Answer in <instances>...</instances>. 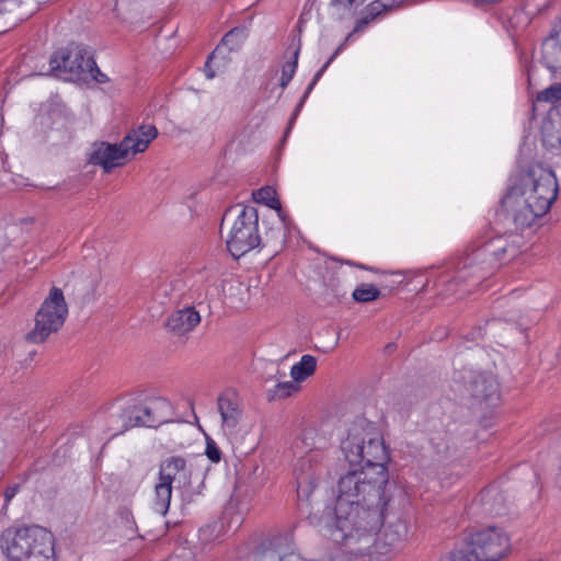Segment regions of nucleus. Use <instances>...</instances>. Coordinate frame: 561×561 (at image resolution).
Listing matches in <instances>:
<instances>
[{
  "label": "nucleus",
  "mask_w": 561,
  "mask_h": 561,
  "mask_svg": "<svg viewBox=\"0 0 561 561\" xmlns=\"http://www.w3.org/2000/svg\"><path fill=\"white\" fill-rule=\"evenodd\" d=\"M380 7H382L383 9L387 8V3H379Z\"/></svg>",
  "instance_id": "obj_42"
},
{
  "label": "nucleus",
  "mask_w": 561,
  "mask_h": 561,
  "mask_svg": "<svg viewBox=\"0 0 561 561\" xmlns=\"http://www.w3.org/2000/svg\"><path fill=\"white\" fill-rule=\"evenodd\" d=\"M542 144L548 149L561 150V112H549L541 127Z\"/></svg>",
  "instance_id": "obj_19"
},
{
  "label": "nucleus",
  "mask_w": 561,
  "mask_h": 561,
  "mask_svg": "<svg viewBox=\"0 0 561 561\" xmlns=\"http://www.w3.org/2000/svg\"><path fill=\"white\" fill-rule=\"evenodd\" d=\"M282 537H274L262 542L248 558L247 561H282L283 552L277 549V542Z\"/></svg>",
  "instance_id": "obj_20"
},
{
  "label": "nucleus",
  "mask_w": 561,
  "mask_h": 561,
  "mask_svg": "<svg viewBox=\"0 0 561 561\" xmlns=\"http://www.w3.org/2000/svg\"><path fill=\"white\" fill-rule=\"evenodd\" d=\"M469 397L477 404L495 405L500 401V388L496 378L488 373H470L466 383Z\"/></svg>",
  "instance_id": "obj_13"
},
{
  "label": "nucleus",
  "mask_w": 561,
  "mask_h": 561,
  "mask_svg": "<svg viewBox=\"0 0 561 561\" xmlns=\"http://www.w3.org/2000/svg\"><path fill=\"white\" fill-rule=\"evenodd\" d=\"M259 213L254 206H241L226 239L228 252L239 259L261 245Z\"/></svg>",
  "instance_id": "obj_7"
},
{
  "label": "nucleus",
  "mask_w": 561,
  "mask_h": 561,
  "mask_svg": "<svg viewBox=\"0 0 561 561\" xmlns=\"http://www.w3.org/2000/svg\"><path fill=\"white\" fill-rule=\"evenodd\" d=\"M317 369V358L312 355L305 354L300 360L290 368V377L296 382H301L314 374Z\"/></svg>",
  "instance_id": "obj_23"
},
{
  "label": "nucleus",
  "mask_w": 561,
  "mask_h": 561,
  "mask_svg": "<svg viewBox=\"0 0 561 561\" xmlns=\"http://www.w3.org/2000/svg\"><path fill=\"white\" fill-rule=\"evenodd\" d=\"M558 191L553 170L543 162L531 161L512 173L501 203L517 227L527 228L549 211Z\"/></svg>",
  "instance_id": "obj_3"
},
{
  "label": "nucleus",
  "mask_w": 561,
  "mask_h": 561,
  "mask_svg": "<svg viewBox=\"0 0 561 561\" xmlns=\"http://www.w3.org/2000/svg\"><path fill=\"white\" fill-rule=\"evenodd\" d=\"M50 69L59 75H66L70 80L87 81L89 67L94 65L91 51L80 44L71 43L56 50L49 60Z\"/></svg>",
  "instance_id": "obj_9"
},
{
  "label": "nucleus",
  "mask_w": 561,
  "mask_h": 561,
  "mask_svg": "<svg viewBox=\"0 0 561 561\" xmlns=\"http://www.w3.org/2000/svg\"><path fill=\"white\" fill-rule=\"evenodd\" d=\"M523 245V237L517 233L494 236L493 231L488 230L457 260L451 275L439 277V284L446 285L444 295L460 297L470 291V288H463L465 285L477 286L502 264L516 257Z\"/></svg>",
  "instance_id": "obj_2"
},
{
  "label": "nucleus",
  "mask_w": 561,
  "mask_h": 561,
  "mask_svg": "<svg viewBox=\"0 0 561 561\" xmlns=\"http://www.w3.org/2000/svg\"><path fill=\"white\" fill-rule=\"evenodd\" d=\"M341 450L351 466L360 468L340 477L335 520L329 531L334 542L348 545L380 530L393 494L387 468L390 455L374 423H352Z\"/></svg>",
  "instance_id": "obj_1"
},
{
  "label": "nucleus",
  "mask_w": 561,
  "mask_h": 561,
  "mask_svg": "<svg viewBox=\"0 0 561 561\" xmlns=\"http://www.w3.org/2000/svg\"><path fill=\"white\" fill-rule=\"evenodd\" d=\"M541 61L552 75H561V16L542 42Z\"/></svg>",
  "instance_id": "obj_15"
},
{
  "label": "nucleus",
  "mask_w": 561,
  "mask_h": 561,
  "mask_svg": "<svg viewBox=\"0 0 561 561\" xmlns=\"http://www.w3.org/2000/svg\"><path fill=\"white\" fill-rule=\"evenodd\" d=\"M201 322V316L194 307H186L172 312L168 320V329L175 335H184L194 330Z\"/></svg>",
  "instance_id": "obj_17"
},
{
  "label": "nucleus",
  "mask_w": 561,
  "mask_h": 561,
  "mask_svg": "<svg viewBox=\"0 0 561 561\" xmlns=\"http://www.w3.org/2000/svg\"><path fill=\"white\" fill-rule=\"evenodd\" d=\"M300 54V45L295 49L293 53V56L289 60L285 61L282 66V76H280V82L279 85L285 89L291 79L294 78L297 67H298V59Z\"/></svg>",
  "instance_id": "obj_25"
},
{
  "label": "nucleus",
  "mask_w": 561,
  "mask_h": 561,
  "mask_svg": "<svg viewBox=\"0 0 561 561\" xmlns=\"http://www.w3.org/2000/svg\"><path fill=\"white\" fill-rule=\"evenodd\" d=\"M553 483L554 486L561 491V458L559 459L557 471L553 477Z\"/></svg>",
  "instance_id": "obj_37"
},
{
  "label": "nucleus",
  "mask_w": 561,
  "mask_h": 561,
  "mask_svg": "<svg viewBox=\"0 0 561 561\" xmlns=\"http://www.w3.org/2000/svg\"><path fill=\"white\" fill-rule=\"evenodd\" d=\"M253 198L256 202L263 203L273 209H282L279 199L275 197V191L270 186L261 187L257 191L253 192Z\"/></svg>",
  "instance_id": "obj_27"
},
{
  "label": "nucleus",
  "mask_w": 561,
  "mask_h": 561,
  "mask_svg": "<svg viewBox=\"0 0 561 561\" xmlns=\"http://www.w3.org/2000/svg\"><path fill=\"white\" fill-rule=\"evenodd\" d=\"M89 70L90 71L87 72V81L94 80L99 83H105L108 81V78L106 77V75L101 72L95 61L94 65H91V67H89Z\"/></svg>",
  "instance_id": "obj_35"
},
{
  "label": "nucleus",
  "mask_w": 561,
  "mask_h": 561,
  "mask_svg": "<svg viewBox=\"0 0 561 561\" xmlns=\"http://www.w3.org/2000/svg\"><path fill=\"white\" fill-rule=\"evenodd\" d=\"M316 436L317 432L314 428H305L301 434L300 440L308 449V453L297 460L294 469L299 501H310L311 494L321 474V465L318 459L319 455L313 453V449L318 447L314 440Z\"/></svg>",
  "instance_id": "obj_8"
},
{
  "label": "nucleus",
  "mask_w": 561,
  "mask_h": 561,
  "mask_svg": "<svg viewBox=\"0 0 561 561\" xmlns=\"http://www.w3.org/2000/svg\"><path fill=\"white\" fill-rule=\"evenodd\" d=\"M352 297L357 302H370L380 297V290L373 284L363 283L354 289Z\"/></svg>",
  "instance_id": "obj_26"
},
{
  "label": "nucleus",
  "mask_w": 561,
  "mask_h": 561,
  "mask_svg": "<svg viewBox=\"0 0 561 561\" xmlns=\"http://www.w3.org/2000/svg\"><path fill=\"white\" fill-rule=\"evenodd\" d=\"M157 136L158 129L154 125H141L130 130L119 144L95 142L88 161L110 173L114 168L123 165L128 157L146 151Z\"/></svg>",
  "instance_id": "obj_5"
},
{
  "label": "nucleus",
  "mask_w": 561,
  "mask_h": 561,
  "mask_svg": "<svg viewBox=\"0 0 561 561\" xmlns=\"http://www.w3.org/2000/svg\"><path fill=\"white\" fill-rule=\"evenodd\" d=\"M561 100V84L550 85L537 95L538 102H556Z\"/></svg>",
  "instance_id": "obj_29"
},
{
  "label": "nucleus",
  "mask_w": 561,
  "mask_h": 561,
  "mask_svg": "<svg viewBox=\"0 0 561 561\" xmlns=\"http://www.w3.org/2000/svg\"><path fill=\"white\" fill-rule=\"evenodd\" d=\"M367 0H353V2L355 4H357L358 7L362 5ZM377 2H378V0H373V2L369 4V7H371L370 14H373V15H375L374 11L377 10V8L374 7V4Z\"/></svg>",
  "instance_id": "obj_39"
},
{
  "label": "nucleus",
  "mask_w": 561,
  "mask_h": 561,
  "mask_svg": "<svg viewBox=\"0 0 561 561\" xmlns=\"http://www.w3.org/2000/svg\"><path fill=\"white\" fill-rule=\"evenodd\" d=\"M205 454L211 462L218 463L221 460L220 448L218 447L217 443L209 437L206 438Z\"/></svg>",
  "instance_id": "obj_30"
},
{
  "label": "nucleus",
  "mask_w": 561,
  "mask_h": 561,
  "mask_svg": "<svg viewBox=\"0 0 561 561\" xmlns=\"http://www.w3.org/2000/svg\"><path fill=\"white\" fill-rule=\"evenodd\" d=\"M351 36H352V33L347 35L345 41L341 45H339L336 47L334 53L329 57V59L324 62V65L314 73L316 80H320L321 79V77L327 71V69L332 64V61L342 53V50L345 47L346 42L350 39Z\"/></svg>",
  "instance_id": "obj_32"
},
{
  "label": "nucleus",
  "mask_w": 561,
  "mask_h": 561,
  "mask_svg": "<svg viewBox=\"0 0 561 561\" xmlns=\"http://www.w3.org/2000/svg\"><path fill=\"white\" fill-rule=\"evenodd\" d=\"M0 547L9 561H55L54 536L41 526L7 528Z\"/></svg>",
  "instance_id": "obj_4"
},
{
  "label": "nucleus",
  "mask_w": 561,
  "mask_h": 561,
  "mask_svg": "<svg viewBox=\"0 0 561 561\" xmlns=\"http://www.w3.org/2000/svg\"><path fill=\"white\" fill-rule=\"evenodd\" d=\"M347 264L351 265V266L360 268V270H366V271H370V272H374V273H378V270L376 267L367 266V265H365L363 263H357V262L348 261Z\"/></svg>",
  "instance_id": "obj_38"
},
{
  "label": "nucleus",
  "mask_w": 561,
  "mask_h": 561,
  "mask_svg": "<svg viewBox=\"0 0 561 561\" xmlns=\"http://www.w3.org/2000/svg\"><path fill=\"white\" fill-rule=\"evenodd\" d=\"M299 382L294 379L291 381L278 382L274 388L270 389L268 396L271 400H280L288 398L300 390Z\"/></svg>",
  "instance_id": "obj_24"
},
{
  "label": "nucleus",
  "mask_w": 561,
  "mask_h": 561,
  "mask_svg": "<svg viewBox=\"0 0 561 561\" xmlns=\"http://www.w3.org/2000/svg\"><path fill=\"white\" fill-rule=\"evenodd\" d=\"M407 534V524L401 519L389 524L378 533L373 545L374 552L385 559L394 557L402 549Z\"/></svg>",
  "instance_id": "obj_14"
},
{
  "label": "nucleus",
  "mask_w": 561,
  "mask_h": 561,
  "mask_svg": "<svg viewBox=\"0 0 561 561\" xmlns=\"http://www.w3.org/2000/svg\"><path fill=\"white\" fill-rule=\"evenodd\" d=\"M319 80H316V77L313 76L312 80L310 81V83L308 84L304 95L301 96V99L299 100L298 104L296 105L293 114H291V117L289 119V124H293L294 121L297 118V116L299 115L306 100L308 99L309 94L311 93V91L314 89L316 84L318 83Z\"/></svg>",
  "instance_id": "obj_31"
},
{
  "label": "nucleus",
  "mask_w": 561,
  "mask_h": 561,
  "mask_svg": "<svg viewBox=\"0 0 561 561\" xmlns=\"http://www.w3.org/2000/svg\"><path fill=\"white\" fill-rule=\"evenodd\" d=\"M245 38L247 33L243 27H234L222 37L205 62L204 72L207 79L215 78L217 71L226 67L227 58L225 53L238 50Z\"/></svg>",
  "instance_id": "obj_12"
},
{
  "label": "nucleus",
  "mask_w": 561,
  "mask_h": 561,
  "mask_svg": "<svg viewBox=\"0 0 561 561\" xmlns=\"http://www.w3.org/2000/svg\"><path fill=\"white\" fill-rule=\"evenodd\" d=\"M221 417L220 430L227 438L237 436L241 431L243 421V405L241 399L233 391H225L217 400Z\"/></svg>",
  "instance_id": "obj_11"
},
{
  "label": "nucleus",
  "mask_w": 561,
  "mask_h": 561,
  "mask_svg": "<svg viewBox=\"0 0 561 561\" xmlns=\"http://www.w3.org/2000/svg\"><path fill=\"white\" fill-rule=\"evenodd\" d=\"M142 415L147 427H158L172 421L174 410L169 400L165 398H152L141 403Z\"/></svg>",
  "instance_id": "obj_16"
},
{
  "label": "nucleus",
  "mask_w": 561,
  "mask_h": 561,
  "mask_svg": "<svg viewBox=\"0 0 561 561\" xmlns=\"http://www.w3.org/2000/svg\"><path fill=\"white\" fill-rule=\"evenodd\" d=\"M20 491V485L19 484H12V485H9L5 490H4V502L7 504H9L12 499L19 493Z\"/></svg>",
  "instance_id": "obj_36"
},
{
  "label": "nucleus",
  "mask_w": 561,
  "mask_h": 561,
  "mask_svg": "<svg viewBox=\"0 0 561 561\" xmlns=\"http://www.w3.org/2000/svg\"><path fill=\"white\" fill-rule=\"evenodd\" d=\"M48 121V116L45 113H41L36 116V124L45 125Z\"/></svg>",
  "instance_id": "obj_40"
},
{
  "label": "nucleus",
  "mask_w": 561,
  "mask_h": 561,
  "mask_svg": "<svg viewBox=\"0 0 561 561\" xmlns=\"http://www.w3.org/2000/svg\"><path fill=\"white\" fill-rule=\"evenodd\" d=\"M172 497V485L170 483L160 481L154 485V497L152 508L156 513L164 516L167 515Z\"/></svg>",
  "instance_id": "obj_21"
},
{
  "label": "nucleus",
  "mask_w": 561,
  "mask_h": 561,
  "mask_svg": "<svg viewBox=\"0 0 561 561\" xmlns=\"http://www.w3.org/2000/svg\"><path fill=\"white\" fill-rule=\"evenodd\" d=\"M191 471L187 467L186 460L181 456H171L165 458L159 467V480L173 484V482L183 480L184 482L190 478Z\"/></svg>",
  "instance_id": "obj_18"
},
{
  "label": "nucleus",
  "mask_w": 561,
  "mask_h": 561,
  "mask_svg": "<svg viewBox=\"0 0 561 561\" xmlns=\"http://www.w3.org/2000/svg\"><path fill=\"white\" fill-rule=\"evenodd\" d=\"M439 561H474L468 549L454 550L443 556Z\"/></svg>",
  "instance_id": "obj_34"
},
{
  "label": "nucleus",
  "mask_w": 561,
  "mask_h": 561,
  "mask_svg": "<svg viewBox=\"0 0 561 561\" xmlns=\"http://www.w3.org/2000/svg\"><path fill=\"white\" fill-rule=\"evenodd\" d=\"M351 36H352V33L347 35L345 41L341 45H339L336 47L334 53L329 57V59L324 62V65L314 73L316 80H320L321 79V77L327 71V69L332 64V61L342 53V50L345 47L346 42L350 39Z\"/></svg>",
  "instance_id": "obj_33"
},
{
  "label": "nucleus",
  "mask_w": 561,
  "mask_h": 561,
  "mask_svg": "<svg viewBox=\"0 0 561 561\" xmlns=\"http://www.w3.org/2000/svg\"><path fill=\"white\" fill-rule=\"evenodd\" d=\"M365 23H366V21H365V20L359 21V22L357 23V25H356V27H355L354 32L358 31V30L363 26V24H365Z\"/></svg>",
  "instance_id": "obj_41"
},
{
  "label": "nucleus",
  "mask_w": 561,
  "mask_h": 561,
  "mask_svg": "<svg viewBox=\"0 0 561 561\" xmlns=\"http://www.w3.org/2000/svg\"><path fill=\"white\" fill-rule=\"evenodd\" d=\"M119 419L122 421V428L119 433H124L125 431L136 427V426H147L145 423V415H142L141 403L129 404L119 414Z\"/></svg>",
  "instance_id": "obj_22"
},
{
  "label": "nucleus",
  "mask_w": 561,
  "mask_h": 561,
  "mask_svg": "<svg viewBox=\"0 0 561 561\" xmlns=\"http://www.w3.org/2000/svg\"><path fill=\"white\" fill-rule=\"evenodd\" d=\"M467 549L474 561H499L510 550V538L497 527H488L470 535Z\"/></svg>",
  "instance_id": "obj_10"
},
{
  "label": "nucleus",
  "mask_w": 561,
  "mask_h": 561,
  "mask_svg": "<svg viewBox=\"0 0 561 561\" xmlns=\"http://www.w3.org/2000/svg\"><path fill=\"white\" fill-rule=\"evenodd\" d=\"M358 8L357 4L353 2V0H331L330 9L332 10V15L337 19H344L347 15L353 13V10Z\"/></svg>",
  "instance_id": "obj_28"
},
{
  "label": "nucleus",
  "mask_w": 561,
  "mask_h": 561,
  "mask_svg": "<svg viewBox=\"0 0 561 561\" xmlns=\"http://www.w3.org/2000/svg\"><path fill=\"white\" fill-rule=\"evenodd\" d=\"M67 317L68 305L64 293L59 287L54 286L35 313V325L26 334L25 340L34 344L44 343L62 328Z\"/></svg>",
  "instance_id": "obj_6"
}]
</instances>
